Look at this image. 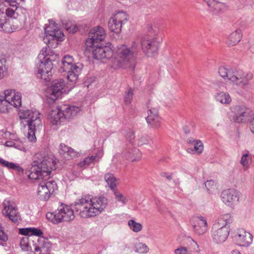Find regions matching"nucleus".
I'll return each mask as SVG.
<instances>
[{
    "instance_id": "1",
    "label": "nucleus",
    "mask_w": 254,
    "mask_h": 254,
    "mask_svg": "<svg viewBox=\"0 0 254 254\" xmlns=\"http://www.w3.org/2000/svg\"><path fill=\"white\" fill-rule=\"evenodd\" d=\"M58 162L53 154L39 152L33 157L28 177L29 179L37 181V196L41 200H48L57 189L55 181L49 179L52 171L56 169Z\"/></svg>"
},
{
    "instance_id": "2",
    "label": "nucleus",
    "mask_w": 254,
    "mask_h": 254,
    "mask_svg": "<svg viewBox=\"0 0 254 254\" xmlns=\"http://www.w3.org/2000/svg\"><path fill=\"white\" fill-rule=\"evenodd\" d=\"M108 204L104 196L84 197L74 202L75 209L79 216L83 218L96 216L101 213Z\"/></svg>"
},
{
    "instance_id": "3",
    "label": "nucleus",
    "mask_w": 254,
    "mask_h": 254,
    "mask_svg": "<svg viewBox=\"0 0 254 254\" xmlns=\"http://www.w3.org/2000/svg\"><path fill=\"white\" fill-rule=\"evenodd\" d=\"M138 42L133 41L129 45L121 44L113 49V56L110 64L114 69L125 68L129 65L130 60L137 52Z\"/></svg>"
},
{
    "instance_id": "4",
    "label": "nucleus",
    "mask_w": 254,
    "mask_h": 254,
    "mask_svg": "<svg viewBox=\"0 0 254 254\" xmlns=\"http://www.w3.org/2000/svg\"><path fill=\"white\" fill-rule=\"evenodd\" d=\"M57 55L47 47L43 48L38 55L40 63L38 66L39 76L46 81L50 80L52 76L53 62L56 60Z\"/></svg>"
},
{
    "instance_id": "5",
    "label": "nucleus",
    "mask_w": 254,
    "mask_h": 254,
    "mask_svg": "<svg viewBox=\"0 0 254 254\" xmlns=\"http://www.w3.org/2000/svg\"><path fill=\"white\" fill-rule=\"evenodd\" d=\"M147 30L150 37H144L140 41L142 50L147 56H152L156 53L159 48V44L162 38L159 34L158 28L152 25H148Z\"/></svg>"
},
{
    "instance_id": "6",
    "label": "nucleus",
    "mask_w": 254,
    "mask_h": 254,
    "mask_svg": "<svg viewBox=\"0 0 254 254\" xmlns=\"http://www.w3.org/2000/svg\"><path fill=\"white\" fill-rule=\"evenodd\" d=\"M19 234L26 236H37L39 238L37 242L32 241V246L36 252H49L52 247V244L47 238L43 237L44 233L39 228L26 227L19 229Z\"/></svg>"
},
{
    "instance_id": "7",
    "label": "nucleus",
    "mask_w": 254,
    "mask_h": 254,
    "mask_svg": "<svg viewBox=\"0 0 254 254\" xmlns=\"http://www.w3.org/2000/svg\"><path fill=\"white\" fill-rule=\"evenodd\" d=\"M19 117L20 119H28L29 131L27 137L29 141L35 142V131L42 127L39 112L36 110H25L20 113Z\"/></svg>"
},
{
    "instance_id": "8",
    "label": "nucleus",
    "mask_w": 254,
    "mask_h": 254,
    "mask_svg": "<svg viewBox=\"0 0 254 254\" xmlns=\"http://www.w3.org/2000/svg\"><path fill=\"white\" fill-rule=\"evenodd\" d=\"M81 70L82 68L75 63L73 57L66 55L62 58L60 70L61 72L67 73V79L71 85L76 82Z\"/></svg>"
},
{
    "instance_id": "9",
    "label": "nucleus",
    "mask_w": 254,
    "mask_h": 254,
    "mask_svg": "<svg viewBox=\"0 0 254 254\" xmlns=\"http://www.w3.org/2000/svg\"><path fill=\"white\" fill-rule=\"evenodd\" d=\"M46 218L53 224H57L71 221L74 219L75 215L70 206L62 203L57 210L53 212H48Z\"/></svg>"
},
{
    "instance_id": "10",
    "label": "nucleus",
    "mask_w": 254,
    "mask_h": 254,
    "mask_svg": "<svg viewBox=\"0 0 254 254\" xmlns=\"http://www.w3.org/2000/svg\"><path fill=\"white\" fill-rule=\"evenodd\" d=\"M231 111L234 115L232 121L237 123H246L250 122V129L254 134V113L253 112L243 105H236L231 108Z\"/></svg>"
},
{
    "instance_id": "11",
    "label": "nucleus",
    "mask_w": 254,
    "mask_h": 254,
    "mask_svg": "<svg viewBox=\"0 0 254 254\" xmlns=\"http://www.w3.org/2000/svg\"><path fill=\"white\" fill-rule=\"evenodd\" d=\"M129 20V16L123 11H118L113 14L108 21V27L110 30L116 34H119L123 26Z\"/></svg>"
},
{
    "instance_id": "12",
    "label": "nucleus",
    "mask_w": 254,
    "mask_h": 254,
    "mask_svg": "<svg viewBox=\"0 0 254 254\" xmlns=\"http://www.w3.org/2000/svg\"><path fill=\"white\" fill-rule=\"evenodd\" d=\"M17 0H0V30L7 33L12 32L16 28H13L7 21L4 11L8 6L16 7Z\"/></svg>"
},
{
    "instance_id": "13",
    "label": "nucleus",
    "mask_w": 254,
    "mask_h": 254,
    "mask_svg": "<svg viewBox=\"0 0 254 254\" xmlns=\"http://www.w3.org/2000/svg\"><path fill=\"white\" fill-rule=\"evenodd\" d=\"M241 192L233 188L223 190L220 194V199L227 206L234 208L240 201Z\"/></svg>"
},
{
    "instance_id": "14",
    "label": "nucleus",
    "mask_w": 254,
    "mask_h": 254,
    "mask_svg": "<svg viewBox=\"0 0 254 254\" xmlns=\"http://www.w3.org/2000/svg\"><path fill=\"white\" fill-rule=\"evenodd\" d=\"M45 36L43 40L46 44L50 43V40L56 39L62 41L64 39V35L61 29L53 20H49V25L45 28Z\"/></svg>"
},
{
    "instance_id": "15",
    "label": "nucleus",
    "mask_w": 254,
    "mask_h": 254,
    "mask_svg": "<svg viewBox=\"0 0 254 254\" xmlns=\"http://www.w3.org/2000/svg\"><path fill=\"white\" fill-rule=\"evenodd\" d=\"M106 37V32L104 29L98 26L91 29L89 33V38L85 42L86 47L89 50L91 48H94L95 45L100 44V42L102 41Z\"/></svg>"
},
{
    "instance_id": "16",
    "label": "nucleus",
    "mask_w": 254,
    "mask_h": 254,
    "mask_svg": "<svg viewBox=\"0 0 254 254\" xmlns=\"http://www.w3.org/2000/svg\"><path fill=\"white\" fill-rule=\"evenodd\" d=\"M236 244L240 247L248 248L254 241L253 235L244 229H239L235 232L234 237Z\"/></svg>"
},
{
    "instance_id": "17",
    "label": "nucleus",
    "mask_w": 254,
    "mask_h": 254,
    "mask_svg": "<svg viewBox=\"0 0 254 254\" xmlns=\"http://www.w3.org/2000/svg\"><path fill=\"white\" fill-rule=\"evenodd\" d=\"M64 86L65 82L63 79H56L51 83L46 92V97L50 102H55L62 95Z\"/></svg>"
},
{
    "instance_id": "18",
    "label": "nucleus",
    "mask_w": 254,
    "mask_h": 254,
    "mask_svg": "<svg viewBox=\"0 0 254 254\" xmlns=\"http://www.w3.org/2000/svg\"><path fill=\"white\" fill-rule=\"evenodd\" d=\"M2 213L7 216L12 222H16L19 219V215L15 202L9 198H5L2 202Z\"/></svg>"
},
{
    "instance_id": "19",
    "label": "nucleus",
    "mask_w": 254,
    "mask_h": 254,
    "mask_svg": "<svg viewBox=\"0 0 254 254\" xmlns=\"http://www.w3.org/2000/svg\"><path fill=\"white\" fill-rule=\"evenodd\" d=\"M90 49H92L95 59L104 61L105 62L107 60L111 59V62H112L114 51L110 46H101L98 44V46L95 45V47Z\"/></svg>"
},
{
    "instance_id": "20",
    "label": "nucleus",
    "mask_w": 254,
    "mask_h": 254,
    "mask_svg": "<svg viewBox=\"0 0 254 254\" xmlns=\"http://www.w3.org/2000/svg\"><path fill=\"white\" fill-rule=\"evenodd\" d=\"M253 78V74L251 71L237 69L235 85L241 87H245Z\"/></svg>"
},
{
    "instance_id": "21",
    "label": "nucleus",
    "mask_w": 254,
    "mask_h": 254,
    "mask_svg": "<svg viewBox=\"0 0 254 254\" xmlns=\"http://www.w3.org/2000/svg\"><path fill=\"white\" fill-rule=\"evenodd\" d=\"M237 69L227 66H220L218 69L219 75L227 82L235 84Z\"/></svg>"
},
{
    "instance_id": "22",
    "label": "nucleus",
    "mask_w": 254,
    "mask_h": 254,
    "mask_svg": "<svg viewBox=\"0 0 254 254\" xmlns=\"http://www.w3.org/2000/svg\"><path fill=\"white\" fill-rule=\"evenodd\" d=\"M191 225L194 232L198 235L204 234L207 231V220L204 217H194L191 221Z\"/></svg>"
},
{
    "instance_id": "23",
    "label": "nucleus",
    "mask_w": 254,
    "mask_h": 254,
    "mask_svg": "<svg viewBox=\"0 0 254 254\" xmlns=\"http://www.w3.org/2000/svg\"><path fill=\"white\" fill-rule=\"evenodd\" d=\"M9 107L12 106L17 108L21 105V94L14 90L7 89L4 91Z\"/></svg>"
},
{
    "instance_id": "24",
    "label": "nucleus",
    "mask_w": 254,
    "mask_h": 254,
    "mask_svg": "<svg viewBox=\"0 0 254 254\" xmlns=\"http://www.w3.org/2000/svg\"><path fill=\"white\" fill-rule=\"evenodd\" d=\"M103 155V151L102 148H99L97 150L95 149L93 155L86 157L78 164V166L80 168L85 169L92 163L98 162Z\"/></svg>"
},
{
    "instance_id": "25",
    "label": "nucleus",
    "mask_w": 254,
    "mask_h": 254,
    "mask_svg": "<svg viewBox=\"0 0 254 254\" xmlns=\"http://www.w3.org/2000/svg\"><path fill=\"white\" fill-rule=\"evenodd\" d=\"M146 120L152 128L158 129L161 127V118L159 116L158 110L155 108H151L148 111Z\"/></svg>"
},
{
    "instance_id": "26",
    "label": "nucleus",
    "mask_w": 254,
    "mask_h": 254,
    "mask_svg": "<svg viewBox=\"0 0 254 254\" xmlns=\"http://www.w3.org/2000/svg\"><path fill=\"white\" fill-rule=\"evenodd\" d=\"M229 233V228L219 229L212 227V237L213 241L216 243H222L227 239Z\"/></svg>"
},
{
    "instance_id": "27",
    "label": "nucleus",
    "mask_w": 254,
    "mask_h": 254,
    "mask_svg": "<svg viewBox=\"0 0 254 254\" xmlns=\"http://www.w3.org/2000/svg\"><path fill=\"white\" fill-rule=\"evenodd\" d=\"M49 119L53 125H59L65 118L62 108H56L49 114Z\"/></svg>"
},
{
    "instance_id": "28",
    "label": "nucleus",
    "mask_w": 254,
    "mask_h": 254,
    "mask_svg": "<svg viewBox=\"0 0 254 254\" xmlns=\"http://www.w3.org/2000/svg\"><path fill=\"white\" fill-rule=\"evenodd\" d=\"M65 119H71L75 116L80 111L79 107L75 106L63 105L61 106Z\"/></svg>"
},
{
    "instance_id": "29",
    "label": "nucleus",
    "mask_w": 254,
    "mask_h": 254,
    "mask_svg": "<svg viewBox=\"0 0 254 254\" xmlns=\"http://www.w3.org/2000/svg\"><path fill=\"white\" fill-rule=\"evenodd\" d=\"M17 2H16V9L15 8V7H11L10 6V7H8L5 9V14L7 16L9 17H10V18H14V19H18V20L19 21H21V22H20L21 23V24H24L25 21H26V16L25 15H24L22 17H21L20 16V17H18V11L21 10V8H18L17 6Z\"/></svg>"
},
{
    "instance_id": "30",
    "label": "nucleus",
    "mask_w": 254,
    "mask_h": 254,
    "mask_svg": "<svg viewBox=\"0 0 254 254\" xmlns=\"http://www.w3.org/2000/svg\"><path fill=\"white\" fill-rule=\"evenodd\" d=\"M232 222V218L230 214H225L219 217L213 225V228L223 229L224 228H229L228 225Z\"/></svg>"
},
{
    "instance_id": "31",
    "label": "nucleus",
    "mask_w": 254,
    "mask_h": 254,
    "mask_svg": "<svg viewBox=\"0 0 254 254\" xmlns=\"http://www.w3.org/2000/svg\"><path fill=\"white\" fill-rule=\"evenodd\" d=\"M242 32L240 29H237L232 32L229 36L227 43L229 46L232 47L236 45L242 38Z\"/></svg>"
},
{
    "instance_id": "32",
    "label": "nucleus",
    "mask_w": 254,
    "mask_h": 254,
    "mask_svg": "<svg viewBox=\"0 0 254 254\" xmlns=\"http://www.w3.org/2000/svg\"><path fill=\"white\" fill-rule=\"evenodd\" d=\"M215 100L222 105H228L232 102L231 95L228 92L220 91L215 95Z\"/></svg>"
},
{
    "instance_id": "33",
    "label": "nucleus",
    "mask_w": 254,
    "mask_h": 254,
    "mask_svg": "<svg viewBox=\"0 0 254 254\" xmlns=\"http://www.w3.org/2000/svg\"><path fill=\"white\" fill-rule=\"evenodd\" d=\"M60 153L65 158H70L77 156L78 152L75 151L72 148L69 147L65 144H60Z\"/></svg>"
},
{
    "instance_id": "34",
    "label": "nucleus",
    "mask_w": 254,
    "mask_h": 254,
    "mask_svg": "<svg viewBox=\"0 0 254 254\" xmlns=\"http://www.w3.org/2000/svg\"><path fill=\"white\" fill-rule=\"evenodd\" d=\"M127 158L131 162H138L141 158V153L138 149H131L128 152Z\"/></svg>"
},
{
    "instance_id": "35",
    "label": "nucleus",
    "mask_w": 254,
    "mask_h": 254,
    "mask_svg": "<svg viewBox=\"0 0 254 254\" xmlns=\"http://www.w3.org/2000/svg\"><path fill=\"white\" fill-rule=\"evenodd\" d=\"M6 97L4 91L0 93V112L2 113H7L11 109Z\"/></svg>"
},
{
    "instance_id": "36",
    "label": "nucleus",
    "mask_w": 254,
    "mask_h": 254,
    "mask_svg": "<svg viewBox=\"0 0 254 254\" xmlns=\"http://www.w3.org/2000/svg\"><path fill=\"white\" fill-rule=\"evenodd\" d=\"M104 178L108 186L113 191L117 190V180L113 174L107 173L105 174Z\"/></svg>"
},
{
    "instance_id": "37",
    "label": "nucleus",
    "mask_w": 254,
    "mask_h": 254,
    "mask_svg": "<svg viewBox=\"0 0 254 254\" xmlns=\"http://www.w3.org/2000/svg\"><path fill=\"white\" fill-rule=\"evenodd\" d=\"M0 164L8 169L17 171L19 172H23V169L18 164L7 161L0 157Z\"/></svg>"
},
{
    "instance_id": "38",
    "label": "nucleus",
    "mask_w": 254,
    "mask_h": 254,
    "mask_svg": "<svg viewBox=\"0 0 254 254\" xmlns=\"http://www.w3.org/2000/svg\"><path fill=\"white\" fill-rule=\"evenodd\" d=\"M252 163V157L251 155L249 153V152H247L242 154L240 163L243 166V170L246 171L247 170L250 165Z\"/></svg>"
},
{
    "instance_id": "39",
    "label": "nucleus",
    "mask_w": 254,
    "mask_h": 254,
    "mask_svg": "<svg viewBox=\"0 0 254 254\" xmlns=\"http://www.w3.org/2000/svg\"><path fill=\"white\" fill-rule=\"evenodd\" d=\"M116 201L122 205H126L128 202V198L124 194L116 190L113 191Z\"/></svg>"
},
{
    "instance_id": "40",
    "label": "nucleus",
    "mask_w": 254,
    "mask_h": 254,
    "mask_svg": "<svg viewBox=\"0 0 254 254\" xmlns=\"http://www.w3.org/2000/svg\"><path fill=\"white\" fill-rule=\"evenodd\" d=\"M205 186L209 193L215 194L218 191L217 183L213 180H208L205 182Z\"/></svg>"
},
{
    "instance_id": "41",
    "label": "nucleus",
    "mask_w": 254,
    "mask_h": 254,
    "mask_svg": "<svg viewBox=\"0 0 254 254\" xmlns=\"http://www.w3.org/2000/svg\"><path fill=\"white\" fill-rule=\"evenodd\" d=\"M127 225L129 229L134 233L140 232L143 228L142 225L135 221L134 219L129 220L127 222Z\"/></svg>"
},
{
    "instance_id": "42",
    "label": "nucleus",
    "mask_w": 254,
    "mask_h": 254,
    "mask_svg": "<svg viewBox=\"0 0 254 254\" xmlns=\"http://www.w3.org/2000/svg\"><path fill=\"white\" fill-rule=\"evenodd\" d=\"M20 246L23 251H32V246L28 237H23L20 241Z\"/></svg>"
},
{
    "instance_id": "43",
    "label": "nucleus",
    "mask_w": 254,
    "mask_h": 254,
    "mask_svg": "<svg viewBox=\"0 0 254 254\" xmlns=\"http://www.w3.org/2000/svg\"><path fill=\"white\" fill-rule=\"evenodd\" d=\"M192 145L187 149V151L191 154H199L203 150V144H191Z\"/></svg>"
},
{
    "instance_id": "44",
    "label": "nucleus",
    "mask_w": 254,
    "mask_h": 254,
    "mask_svg": "<svg viewBox=\"0 0 254 254\" xmlns=\"http://www.w3.org/2000/svg\"><path fill=\"white\" fill-rule=\"evenodd\" d=\"M134 251L135 252L144 254L149 252V248L146 244L138 242L136 243L134 246Z\"/></svg>"
},
{
    "instance_id": "45",
    "label": "nucleus",
    "mask_w": 254,
    "mask_h": 254,
    "mask_svg": "<svg viewBox=\"0 0 254 254\" xmlns=\"http://www.w3.org/2000/svg\"><path fill=\"white\" fill-rule=\"evenodd\" d=\"M133 90L130 88H128L125 91L124 96V102L126 105H129L133 100Z\"/></svg>"
},
{
    "instance_id": "46",
    "label": "nucleus",
    "mask_w": 254,
    "mask_h": 254,
    "mask_svg": "<svg viewBox=\"0 0 254 254\" xmlns=\"http://www.w3.org/2000/svg\"><path fill=\"white\" fill-rule=\"evenodd\" d=\"M7 67L6 60L3 58H0V79L3 78L7 72Z\"/></svg>"
},
{
    "instance_id": "47",
    "label": "nucleus",
    "mask_w": 254,
    "mask_h": 254,
    "mask_svg": "<svg viewBox=\"0 0 254 254\" xmlns=\"http://www.w3.org/2000/svg\"><path fill=\"white\" fill-rule=\"evenodd\" d=\"M4 145L8 147H14L23 152H26L29 150V148L24 144H4Z\"/></svg>"
},
{
    "instance_id": "48",
    "label": "nucleus",
    "mask_w": 254,
    "mask_h": 254,
    "mask_svg": "<svg viewBox=\"0 0 254 254\" xmlns=\"http://www.w3.org/2000/svg\"><path fill=\"white\" fill-rule=\"evenodd\" d=\"M63 25H64L65 28L69 33H74L78 30L77 25L73 23L71 21H69L65 24L63 23Z\"/></svg>"
},
{
    "instance_id": "49",
    "label": "nucleus",
    "mask_w": 254,
    "mask_h": 254,
    "mask_svg": "<svg viewBox=\"0 0 254 254\" xmlns=\"http://www.w3.org/2000/svg\"><path fill=\"white\" fill-rule=\"evenodd\" d=\"M226 8L227 5L226 3L219 1L218 0L215 1L214 5L212 7V8L216 11H222L225 10Z\"/></svg>"
},
{
    "instance_id": "50",
    "label": "nucleus",
    "mask_w": 254,
    "mask_h": 254,
    "mask_svg": "<svg viewBox=\"0 0 254 254\" xmlns=\"http://www.w3.org/2000/svg\"><path fill=\"white\" fill-rule=\"evenodd\" d=\"M8 240V237L6 234L4 232L3 228L0 224V245L5 242Z\"/></svg>"
},
{
    "instance_id": "51",
    "label": "nucleus",
    "mask_w": 254,
    "mask_h": 254,
    "mask_svg": "<svg viewBox=\"0 0 254 254\" xmlns=\"http://www.w3.org/2000/svg\"><path fill=\"white\" fill-rule=\"evenodd\" d=\"M5 135L9 136V140L5 141V143H12L13 141H18V137L15 134H11L9 132H5Z\"/></svg>"
},
{
    "instance_id": "52",
    "label": "nucleus",
    "mask_w": 254,
    "mask_h": 254,
    "mask_svg": "<svg viewBox=\"0 0 254 254\" xmlns=\"http://www.w3.org/2000/svg\"><path fill=\"white\" fill-rule=\"evenodd\" d=\"M175 254H190L186 248L180 247L174 251Z\"/></svg>"
},
{
    "instance_id": "53",
    "label": "nucleus",
    "mask_w": 254,
    "mask_h": 254,
    "mask_svg": "<svg viewBox=\"0 0 254 254\" xmlns=\"http://www.w3.org/2000/svg\"><path fill=\"white\" fill-rule=\"evenodd\" d=\"M125 137L128 141H131L134 138V133L132 130H128L126 133Z\"/></svg>"
},
{
    "instance_id": "54",
    "label": "nucleus",
    "mask_w": 254,
    "mask_h": 254,
    "mask_svg": "<svg viewBox=\"0 0 254 254\" xmlns=\"http://www.w3.org/2000/svg\"><path fill=\"white\" fill-rule=\"evenodd\" d=\"M216 0H203L207 5L211 8L214 5Z\"/></svg>"
},
{
    "instance_id": "55",
    "label": "nucleus",
    "mask_w": 254,
    "mask_h": 254,
    "mask_svg": "<svg viewBox=\"0 0 254 254\" xmlns=\"http://www.w3.org/2000/svg\"><path fill=\"white\" fill-rule=\"evenodd\" d=\"M231 254H242L239 250L237 249H234L231 251Z\"/></svg>"
},
{
    "instance_id": "56",
    "label": "nucleus",
    "mask_w": 254,
    "mask_h": 254,
    "mask_svg": "<svg viewBox=\"0 0 254 254\" xmlns=\"http://www.w3.org/2000/svg\"><path fill=\"white\" fill-rule=\"evenodd\" d=\"M188 143H201V141L200 140H195L193 139H190Z\"/></svg>"
},
{
    "instance_id": "57",
    "label": "nucleus",
    "mask_w": 254,
    "mask_h": 254,
    "mask_svg": "<svg viewBox=\"0 0 254 254\" xmlns=\"http://www.w3.org/2000/svg\"><path fill=\"white\" fill-rule=\"evenodd\" d=\"M140 141L144 142V141H148V139L147 138V137L146 136H142L141 138V139L140 140Z\"/></svg>"
},
{
    "instance_id": "58",
    "label": "nucleus",
    "mask_w": 254,
    "mask_h": 254,
    "mask_svg": "<svg viewBox=\"0 0 254 254\" xmlns=\"http://www.w3.org/2000/svg\"><path fill=\"white\" fill-rule=\"evenodd\" d=\"M21 1H23L24 0H20Z\"/></svg>"
}]
</instances>
